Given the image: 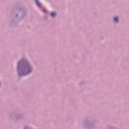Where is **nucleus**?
<instances>
[{
  "instance_id": "nucleus-5",
  "label": "nucleus",
  "mask_w": 129,
  "mask_h": 129,
  "mask_svg": "<svg viewBox=\"0 0 129 129\" xmlns=\"http://www.w3.org/2000/svg\"><path fill=\"white\" fill-rule=\"evenodd\" d=\"M19 74L20 76H21V75H26L25 74H20V72H19Z\"/></svg>"
},
{
  "instance_id": "nucleus-1",
  "label": "nucleus",
  "mask_w": 129,
  "mask_h": 129,
  "mask_svg": "<svg viewBox=\"0 0 129 129\" xmlns=\"http://www.w3.org/2000/svg\"><path fill=\"white\" fill-rule=\"evenodd\" d=\"M51 17H52V18H54V17L56 16V13L55 12L51 13Z\"/></svg>"
},
{
  "instance_id": "nucleus-3",
  "label": "nucleus",
  "mask_w": 129,
  "mask_h": 129,
  "mask_svg": "<svg viewBox=\"0 0 129 129\" xmlns=\"http://www.w3.org/2000/svg\"><path fill=\"white\" fill-rule=\"evenodd\" d=\"M114 20L116 22V23H118V17H115L114 18Z\"/></svg>"
},
{
  "instance_id": "nucleus-2",
  "label": "nucleus",
  "mask_w": 129,
  "mask_h": 129,
  "mask_svg": "<svg viewBox=\"0 0 129 129\" xmlns=\"http://www.w3.org/2000/svg\"><path fill=\"white\" fill-rule=\"evenodd\" d=\"M35 2H36V5H37L39 7H41V4H40L39 3V2H38V0H35Z\"/></svg>"
},
{
  "instance_id": "nucleus-4",
  "label": "nucleus",
  "mask_w": 129,
  "mask_h": 129,
  "mask_svg": "<svg viewBox=\"0 0 129 129\" xmlns=\"http://www.w3.org/2000/svg\"><path fill=\"white\" fill-rule=\"evenodd\" d=\"M29 69H30V67H27V71H28L27 73H30V72H31V71H29Z\"/></svg>"
},
{
  "instance_id": "nucleus-6",
  "label": "nucleus",
  "mask_w": 129,
  "mask_h": 129,
  "mask_svg": "<svg viewBox=\"0 0 129 129\" xmlns=\"http://www.w3.org/2000/svg\"><path fill=\"white\" fill-rule=\"evenodd\" d=\"M20 62H18V66L20 65Z\"/></svg>"
}]
</instances>
